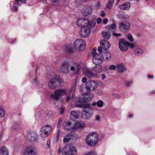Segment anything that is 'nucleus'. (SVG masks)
Segmentation results:
<instances>
[{"label":"nucleus","instance_id":"f257e3e1","mask_svg":"<svg viewBox=\"0 0 155 155\" xmlns=\"http://www.w3.org/2000/svg\"><path fill=\"white\" fill-rule=\"evenodd\" d=\"M70 66V70L72 71L77 73L80 69V64L76 61L70 62L64 61L60 68L59 71L61 73L67 74L69 72V68Z\"/></svg>","mask_w":155,"mask_h":155},{"label":"nucleus","instance_id":"f03ea898","mask_svg":"<svg viewBox=\"0 0 155 155\" xmlns=\"http://www.w3.org/2000/svg\"><path fill=\"white\" fill-rule=\"evenodd\" d=\"M58 152L63 155H78L76 148L70 145H66L63 148H59Z\"/></svg>","mask_w":155,"mask_h":155},{"label":"nucleus","instance_id":"7ed1b4c3","mask_svg":"<svg viewBox=\"0 0 155 155\" xmlns=\"http://www.w3.org/2000/svg\"><path fill=\"white\" fill-rule=\"evenodd\" d=\"M98 140L99 135L98 134L93 132L87 136L86 141L87 145L92 147L94 146L98 143Z\"/></svg>","mask_w":155,"mask_h":155},{"label":"nucleus","instance_id":"20e7f679","mask_svg":"<svg viewBox=\"0 0 155 155\" xmlns=\"http://www.w3.org/2000/svg\"><path fill=\"white\" fill-rule=\"evenodd\" d=\"M67 91L66 88L58 89L54 91V94H51V98L55 101H58L60 97L66 94Z\"/></svg>","mask_w":155,"mask_h":155},{"label":"nucleus","instance_id":"39448f33","mask_svg":"<svg viewBox=\"0 0 155 155\" xmlns=\"http://www.w3.org/2000/svg\"><path fill=\"white\" fill-rule=\"evenodd\" d=\"M86 45L85 42L81 39L76 40L74 43V48L77 51H82L85 50Z\"/></svg>","mask_w":155,"mask_h":155},{"label":"nucleus","instance_id":"423d86ee","mask_svg":"<svg viewBox=\"0 0 155 155\" xmlns=\"http://www.w3.org/2000/svg\"><path fill=\"white\" fill-rule=\"evenodd\" d=\"M97 87V82L93 80L88 81L85 84V88L88 91H95Z\"/></svg>","mask_w":155,"mask_h":155},{"label":"nucleus","instance_id":"0eeeda50","mask_svg":"<svg viewBox=\"0 0 155 155\" xmlns=\"http://www.w3.org/2000/svg\"><path fill=\"white\" fill-rule=\"evenodd\" d=\"M58 81L62 83L63 81L62 79L59 76L55 75L53 78L51 79L48 83V86L52 89H55L56 86V82Z\"/></svg>","mask_w":155,"mask_h":155},{"label":"nucleus","instance_id":"6e6552de","mask_svg":"<svg viewBox=\"0 0 155 155\" xmlns=\"http://www.w3.org/2000/svg\"><path fill=\"white\" fill-rule=\"evenodd\" d=\"M90 104H87L86 106L83 109L82 116L83 117L87 119L92 115L91 110L90 109Z\"/></svg>","mask_w":155,"mask_h":155},{"label":"nucleus","instance_id":"1a4fd4ad","mask_svg":"<svg viewBox=\"0 0 155 155\" xmlns=\"http://www.w3.org/2000/svg\"><path fill=\"white\" fill-rule=\"evenodd\" d=\"M37 137V134L34 131L28 132L25 136L26 140L28 141L33 142L36 140Z\"/></svg>","mask_w":155,"mask_h":155},{"label":"nucleus","instance_id":"9d476101","mask_svg":"<svg viewBox=\"0 0 155 155\" xmlns=\"http://www.w3.org/2000/svg\"><path fill=\"white\" fill-rule=\"evenodd\" d=\"M97 53L93 58L92 61L93 63L97 65L98 64L101 63L104 60V57L103 56V53Z\"/></svg>","mask_w":155,"mask_h":155},{"label":"nucleus","instance_id":"9b49d317","mask_svg":"<svg viewBox=\"0 0 155 155\" xmlns=\"http://www.w3.org/2000/svg\"><path fill=\"white\" fill-rule=\"evenodd\" d=\"M80 97H82L83 101L87 103L93 99L94 97L93 94L91 92H87L81 94L80 95Z\"/></svg>","mask_w":155,"mask_h":155},{"label":"nucleus","instance_id":"f8f14e48","mask_svg":"<svg viewBox=\"0 0 155 155\" xmlns=\"http://www.w3.org/2000/svg\"><path fill=\"white\" fill-rule=\"evenodd\" d=\"M90 32V27L88 26L82 27L80 30V36L83 38H85L89 35Z\"/></svg>","mask_w":155,"mask_h":155},{"label":"nucleus","instance_id":"ddd939ff","mask_svg":"<svg viewBox=\"0 0 155 155\" xmlns=\"http://www.w3.org/2000/svg\"><path fill=\"white\" fill-rule=\"evenodd\" d=\"M119 48L121 51H125L127 49V42L124 39L119 40Z\"/></svg>","mask_w":155,"mask_h":155},{"label":"nucleus","instance_id":"4468645a","mask_svg":"<svg viewBox=\"0 0 155 155\" xmlns=\"http://www.w3.org/2000/svg\"><path fill=\"white\" fill-rule=\"evenodd\" d=\"M24 155H36V153L34 148L30 146L25 149Z\"/></svg>","mask_w":155,"mask_h":155},{"label":"nucleus","instance_id":"2eb2a0df","mask_svg":"<svg viewBox=\"0 0 155 155\" xmlns=\"http://www.w3.org/2000/svg\"><path fill=\"white\" fill-rule=\"evenodd\" d=\"M77 25L79 26L86 27L87 25L88 20L87 19L81 18L77 21Z\"/></svg>","mask_w":155,"mask_h":155},{"label":"nucleus","instance_id":"dca6fc26","mask_svg":"<svg viewBox=\"0 0 155 155\" xmlns=\"http://www.w3.org/2000/svg\"><path fill=\"white\" fill-rule=\"evenodd\" d=\"M119 29L122 31H124L128 30L130 27V24L129 22L124 23L120 22L119 25Z\"/></svg>","mask_w":155,"mask_h":155},{"label":"nucleus","instance_id":"f3484780","mask_svg":"<svg viewBox=\"0 0 155 155\" xmlns=\"http://www.w3.org/2000/svg\"><path fill=\"white\" fill-rule=\"evenodd\" d=\"M87 104H89V103H87L85 101H83L82 97H80V99L77 101L75 103V105L77 107H82L84 108L86 106Z\"/></svg>","mask_w":155,"mask_h":155},{"label":"nucleus","instance_id":"a211bd4d","mask_svg":"<svg viewBox=\"0 0 155 155\" xmlns=\"http://www.w3.org/2000/svg\"><path fill=\"white\" fill-rule=\"evenodd\" d=\"M100 44L102 46L103 49L104 50H108L110 46L109 42L105 40H101L100 42Z\"/></svg>","mask_w":155,"mask_h":155},{"label":"nucleus","instance_id":"6ab92c4d","mask_svg":"<svg viewBox=\"0 0 155 155\" xmlns=\"http://www.w3.org/2000/svg\"><path fill=\"white\" fill-rule=\"evenodd\" d=\"M83 72L85 76L89 78H91L97 76V75L96 74L93 73L88 69H84L83 70Z\"/></svg>","mask_w":155,"mask_h":155},{"label":"nucleus","instance_id":"aec40b11","mask_svg":"<svg viewBox=\"0 0 155 155\" xmlns=\"http://www.w3.org/2000/svg\"><path fill=\"white\" fill-rule=\"evenodd\" d=\"M72 123L71 121H68L64 122L63 124V127L64 130L68 131H69L72 126H71Z\"/></svg>","mask_w":155,"mask_h":155},{"label":"nucleus","instance_id":"412c9836","mask_svg":"<svg viewBox=\"0 0 155 155\" xmlns=\"http://www.w3.org/2000/svg\"><path fill=\"white\" fill-rule=\"evenodd\" d=\"M55 116V113L52 110H47L45 114L44 117L46 119H51Z\"/></svg>","mask_w":155,"mask_h":155},{"label":"nucleus","instance_id":"4be33fe9","mask_svg":"<svg viewBox=\"0 0 155 155\" xmlns=\"http://www.w3.org/2000/svg\"><path fill=\"white\" fill-rule=\"evenodd\" d=\"M85 127V124L82 121H77L71 128L73 130H76L78 128H82Z\"/></svg>","mask_w":155,"mask_h":155},{"label":"nucleus","instance_id":"5701e85b","mask_svg":"<svg viewBox=\"0 0 155 155\" xmlns=\"http://www.w3.org/2000/svg\"><path fill=\"white\" fill-rule=\"evenodd\" d=\"M130 6V4L128 2H125L121 4L119 6L120 9L123 10H128Z\"/></svg>","mask_w":155,"mask_h":155},{"label":"nucleus","instance_id":"b1692460","mask_svg":"<svg viewBox=\"0 0 155 155\" xmlns=\"http://www.w3.org/2000/svg\"><path fill=\"white\" fill-rule=\"evenodd\" d=\"M9 153L7 149L4 147L0 148V155H9Z\"/></svg>","mask_w":155,"mask_h":155},{"label":"nucleus","instance_id":"393cba45","mask_svg":"<svg viewBox=\"0 0 155 155\" xmlns=\"http://www.w3.org/2000/svg\"><path fill=\"white\" fill-rule=\"evenodd\" d=\"M79 117L78 114L74 111H72L71 112L70 117L73 120H74L78 119Z\"/></svg>","mask_w":155,"mask_h":155},{"label":"nucleus","instance_id":"a878e982","mask_svg":"<svg viewBox=\"0 0 155 155\" xmlns=\"http://www.w3.org/2000/svg\"><path fill=\"white\" fill-rule=\"evenodd\" d=\"M117 69L118 71L120 73L124 72L126 69L124 65L122 64H119L117 65Z\"/></svg>","mask_w":155,"mask_h":155},{"label":"nucleus","instance_id":"bb28decb","mask_svg":"<svg viewBox=\"0 0 155 155\" xmlns=\"http://www.w3.org/2000/svg\"><path fill=\"white\" fill-rule=\"evenodd\" d=\"M41 128L43 129V130L45 131L49 134L52 130V127L50 125H46L43 126Z\"/></svg>","mask_w":155,"mask_h":155},{"label":"nucleus","instance_id":"cd10ccee","mask_svg":"<svg viewBox=\"0 0 155 155\" xmlns=\"http://www.w3.org/2000/svg\"><path fill=\"white\" fill-rule=\"evenodd\" d=\"M73 50V48L70 46H66L64 48V50L66 53L69 54H72Z\"/></svg>","mask_w":155,"mask_h":155},{"label":"nucleus","instance_id":"c85d7f7f","mask_svg":"<svg viewBox=\"0 0 155 155\" xmlns=\"http://www.w3.org/2000/svg\"><path fill=\"white\" fill-rule=\"evenodd\" d=\"M22 124L20 122L15 123L13 126V129H15L17 130H20L22 128Z\"/></svg>","mask_w":155,"mask_h":155},{"label":"nucleus","instance_id":"c756f323","mask_svg":"<svg viewBox=\"0 0 155 155\" xmlns=\"http://www.w3.org/2000/svg\"><path fill=\"white\" fill-rule=\"evenodd\" d=\"M143 52V50L142 49L137 48L135 50L134 53L135 55L138 56L142 55Z\"/></svg>","mask_w":155,"mask_h":155},{"label":"nucleus","instance_id":"7c9ffc66","mask_svg":"<svg viewBox=\"0 0 155 155\" xmlns=\"http://www.w3.org/2000/svg\"><path fill=\"white\" fill-rule=\"evenodd\" d=\"M93 71L96 73H99L102 71V67L100 64H97L93 69Z\"/></svg>","mask_w":155,"mask_h":155},{"label":"nucleus","instance_id":"2f4dec72","mask_svg":"<svg viewBox=\"0 0 155 155\" xmlns=\"http://www.w3.org/2000/svg\"><path fill=\"white\" fill-rule=\"evenodd\" d=\"M49 134L45 131L43 130V129L41 128L40 129V135L42 138H45L47 137Z\"/></svg>","mask_w":155,"mask_h":155},{"label":"nucleus","instance_id":"473e14b6","mask_svg":"<svg viewBox=\"0 0 155 155\" xmlns=\"http://www.w3.org/2000/svg\"><path fill=\"white\" fill-rule=\"evenodd\" d=\"M76 84H74L73 86L70 88L69 90V94H71L72 93H73V94L72 96V97L74 96V91L76 89Z\"/></svg>","mask_w":155,"mask_h":155},{"label":"nucleus","instance_id":"72a5a7b5","mask_svg":"<svg viewBox=\"0 0 155 155\" xmlns=\"http://www.w3.org/2000/svg\"><path fill=\"white\" fill-rule=\"evenodd\" d=\"M102 35L105 39H109L110 37V34L109 31L103 32Z\"/></svg>","mask_w":155,"mask_h":155},{"label":"nucleus","instance_id":"f704fd0d","mask_svg":"<svg viewBox=\"0 0 155 155\" xmlns=\"http://www.w3.org/2000/svg\"><path fill=\"white\" fill-rule=\"evenodd\" d=\"M104 53L105 54V60L107 61H109L111 58V55L110 53L108 52H107Z\"/></svg>","mask_w":155,"mask_h":155},{"label":"nucleus","instance_id":"c9c22d12","mask_svg":"<svg viewBox=\"0 0 155 155\" xmlns=\"http://www.w3.org/2000/svg\"><path fill=\"white\" fill-rule=\"evenodd\" d=\"M60 132V130L59 129L57 130L56 133L55 134L54 139L56 141H57L58 140V139L59 137Z\"/></svg>","mask_w":155,"mask_h":155},{"label":"nucleus","instance_id":"e433bc0d","mask_svg":"<svg viewBox=\"0 0 155 155\" xmlns=\"http://www.w3.org/2000/svg\"><path fill=\"white\" fill-rule=\"evenodd\" d=\"M126 37L130 42H133L134 41V38L131 33H128Z\"/></svg>","mask_w":155,"mask_h":155},{"label":"nucleus","instance_id":"4c0bfd02","mask_svg":"<svg viewBox=\"0 0 155 155\" xmlns=\"http://www.w3.org/2000/svg\"><path fill=\"white\" fill-rule=\"evenodd\" d=\"M5 114V111L3 107L0 106V117H3Z\"/></svg>","mask_w":155,"mask_h":155},{"label":"nucleus","instance_id":"58836bf2","mask_svg":"<svg viewBox=\"0 0 155 155\" xmlns=\"http://www.w3.org/2000/svg\"><path fill=\"white\" fill-rule=\"evenodd\" d=\"M67 137L69 138V139H70L74 137L75 136L74 132H70L67 134Z\"/></svg>","mask_w":155,"mask_h":155},{"label":"nucleus","instance_id":"ea45409f","mask_svg":"<svg viewBox=\"0 0 155 155\" xmlns=\"http://www.w3.org/2000/svg\"><path fill=\"white\" fill-rule=\"evenodd\" d=\"M96 24L95 22L94 21H89L88 20V23L87 26H88L89 27L90 26L94 27L95 26Z\"/></svg>","mask_w":155,"mask_h":155},{"label":"nucleus","instance_id":"a19ab883","mask_svg":"<svg viewBox=\"0 0 155 155\" xmlns=\"http://www.w3.org/2000/svg\"><path fill=\"white\" fill-rule=\"evenodd\" d=\"M114 0H109L108 2V5L107 8H110L112 7L113 2Z\"/></svg>","mask_w":155,"mask_h":155},{"label":"nucleus","instance_id":"79ce46f5","mask_svg":"<svg viewBox=\"0 0 155 155\" xmlns=\"http://www.w3.org/2000/svg\"><path fill=\"white\" fill-rule=\"evenodd\" d=\"M104 102L102 100H99L97 102V106L99 107L103 106Z\"/></svg>","mask_w":155,"mask_h":155},{"label":"nucleus","instance_id":"37998d69","mask_svg":"<svg viewBox=\"0 0 155 155\" xmlns=\"http://www.w3.org/2000/svg\"><path fill=\"white\" fill-rule=\"evenodd\" d=\"M17 3L19 5H21V3H25L26 2V0H15Z\"/></svg>","mask_w":155,"mask_h":155},{"label":"nucleus","instance_id":"c03bdc74","mask_svg":"<svg viewBox=\"0 0 155 155\" xmlns=\"http://www.w3.org/2000/svg\"><path fill=\"white\" fill-rule=\"evenodd\" d=\"M63 118H60L59 119L58 122V125L57 127L58 128H60L61 127V123L63 120Z\"/></svg>","mask_w":155,"mask_h":155},{"label":"nucleus","instance_id":"a18cd8bd","mask_svg":"<svg viewBox=\"0 0 155 155\" xmlns=\"http://www.w3.org/2000/svg\"><path fill=\"white\" fill-rule=\"evenodd\" d=\"M18 5H19L17 3V4L16 3H14L13 4V11L14 12H17L18 10Z\"/></svg>","mask_w":155,"mask_h":155},{"label":"nucleus","instance_id":"49530a36","mask_svg":"<svg viewBox=\"0 0 155 155\" xmlns=\"http://www.w3.org/2000/svg\"><path fill=\"white\" fill-rule=\"evenodd\" d=\"M121 17L123 19L127 20L129 19V16L127 14L123 15Z\"/></svg>","mask_w":155,"mask_h":155},{"label":"nucleus","instance_id":"de8ad7c7","mask_svg":"<svg viewBox=\"0 0 155 155\" xmlns=\"http://www.w3.org/2000/svg\"><path fill=\"white\" fill-rule=\"evenodd\" d=\"M96 94L98 95H101L103 94V91L101 89H97L96 92Z\"/></svg>","mask_w":155,"mask_h":155},{"label":"nucleus","instance_id":"09e8293b","mask_svg":"<svg viewBox=\"0 0 155 155\" xmlns=\"http://www.w3.org/2000/svg\"><path fill=\"white\" fill-rule=\"evenodd\" d=\"M97 48H94L91 52V54L93 56V58L96 55V53Z\"/></svg>","mask_w":155,"mask_h":155},{"label":"nucleus","instance_id":"8fccbe9b","mask_svg":"<svg viewBox=\"0 0 155 155\" xmlns=\"http://www.w3.org/2000/svg\"><path fill=\"white\" fill-rule=\"evenodd\" d=\"M86 155H97V153L94 151L93 150L88 153Z\"/></svg>","mask_w":155,"mask_h":155},{"label":"nucleus","instance_id":"3c124183","mask_svg":"<svg viewBox=\"0 0 155 155\" xmlns=\"http://www.w3.org/2000/svg\"><path fill=\"white\" fill-rule=\"evenodd\" d=\"M113 97L114 98L120 99V96L119 95L114 93L112 95Z\"/></svg>","mask_w":155,"mask_h":155},{"label":"nucleus","instance_id":"603ef678","mask_svg":"<svg viewBox=\"0 0 155 155\" xmlns=\"http://www.w3.org/2000/svg\"><path fill=\"white\" fill-rule=\"evenodd\" d=\"M132 84V81H127L125 82V85L127 87L130 86Z\"/></svg>","mask_w":155,"mask_h":155},{"label":"nucleus","instance_id":"864d4df0","mask_svg":"<svg viewBox=\"0 0 155 155\" xmlns=\"http://www.w3.org/2000/svg\"><path fill=\"white\" fill-rule=\"evenodd\" d=\"M116 68V66L113 65H110L109 67V69L110 70H115Z\"/></svg>","mask_w":155,"mask_h":155},{"label":"nucleus","instance_id":"5fc2aeb1","mask_svg":"<svg viewBox=\"0 0 155 155\" xmlns=\"http://www.w3.org/2000/svg\"><path fill=\"white\" fill-rule=\"evenodd\" d=\"M71 94H68L66 95V99L67 102H68L71 100V98L70 96Z\"/></svg>","mask_w":155,"mask_h":155},{"label":"nucleus","instance_id":"6e6d98bb","mask_svg":"<svg viewBox=\"0 0 155 155\" xmlns=\"http://www.w3.org/2000/svg\"><path fill=\"white\" fill-rule=\"evenodd\" d=\"M127 48L129 47L130 48H133L134 47V45L133 44H131L129 42H127Z\"/></svg>","mask_w":155,"mask_h":155},{"label":"nucleus","instance_id":"4d7b16f0","mask_svg":"<svg viewBox=\"0 0 155 155\" xmlns=\"http://www.w3.org/2000/svg\"><path fill=\"white\" fill-rule=\"evenodd\" d=\"M60 114H63L64 113V109L63 107H61L60 109Z\"/></svg>","mask_w":155,"mask_h":155},{"label":"nucleus","instance_id":"13d9d810","mask_svg":"<svg viewBox=\"0 0 155 155\" xmlns=\"http://www.w3.org/2000/svg\"><path fill=\"white\" fill-rule=\"evenodd\" d=\"M100 15L103 17L105 16V14L104 11H102L100 13Z\"/></svg>","mask_w":155,"mask_h":155},{"label":"nucleus","instance_id":"bf43d9fd","mask_svg":"<svg viewBox=\"0 0 155 155\" xmlns=\"http://www.w3.org/2000/svg\"><path fill=\"white\" fill-rule=\"evenodd\" d=\"M101 118L98 115H97L95 117V120L98 121H99L100 120Z\"/></svg>","mask_w":155,"mask_h":155},{"label":"nucleus","instance_id":"052dcab7","mask_svg":"<svg viewBox=\"0 0 155 155\" xmlns=\"http://www.w3.org/2000/svg\"><path fill=\"white\" fill-rule=\"evenodd\" d=\"M107 18H105L103 19L102 22L104 24L106 25L107 23Z\"/></svg>","mask_w":155,"mask_h":155},{"label":"nucleus","instance_id":"680f3d73","mask_svg":"<svg viewBox=\"0 0 155 155\" xmlns=\"http://www.w3.org/2000/svg\"><path fill=\"white\" fill-rule=\"evenodd\" d=\"M90 13V12L88 11H85V12H83V15L84 16H86V15H87L88 14Z\"/></svg>","mask_w":155,"mask_h":155},{"label":"nucleus","instance_id":"e2e57ef3","mask_svg":"<svg viewBox=\"0 0 155 155\" xmlns=\"http://www.w3.org/2000/svg\"><path fill=\"white\" fill-rule=\"evenodd\" d=\"M102 46H101L99 47L98 48V51L99 52V53H101L102 54Z\"/></svg>","mask_w":155,"mask_h":155},{"label":"nucleus","instance_id":"0e129e2a","mask_svg":"<svg viewBox=\"0 0 155 155\" xmlns=\"http://www.w3.org/2000/svg\"><path fill=\"white\" fill-rule=\"evenodd\" d=\"M87 80L86 78L85 77H83L81 81L84 83H85L87 82Z\"/></svg>","mask_w":155,"mask_h":155},{"label":"nucleus","instance_id":"69168bd1","mask_svg":"<svg viewBox=\"0 0 155 155\" xmlns=\"http://www.w3.org/2000/svg\"><path fill=\"white\" fill-rule=\"evenodd\" d=\"M116 28V25L115 23L112 24L111 25V28L112 29H114Z\"/></svg>","mask_w":155,"mask_h":155},{"label":"nucleus","instance_id":"338daca9","mask_svg":"<svg viewBox=\"0 0 155 155\" xmlns=\"http://www.w3.org/2000/svg\"><path fill=\"white\" fill-rule=\"evenodd\" d=\"M33 83L35 84H37L38 83V81L37 78L34 79L33 80Z\"/></svg>","mask_w":155,"mask_h":155},{"label":"nucleus","instance_id":"774afa93","mask_svg":"<svg viewBox=\"0 0 155 155\" xmlns=\"http://www.w3.org/2000/svg\"><path fill=\"white\" fill-rule=\"evenodd\" d=\"M101 21V18H98L97 20V22L98 24H99Z\"/></svg>","mask_w":155,"mask_h":155}]
</instances>
